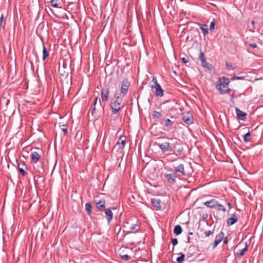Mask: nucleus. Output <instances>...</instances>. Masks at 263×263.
<instances>
[{
    "mask_svg": "<svg viewBox=\"0 0 263 263\" xmlns=\"http://www.w3.org/2000/svg\"><path fill=\"white\" fill-rule=\"evenodd\" d=\"M181 61L184 63L186 64L189 62V59L188 58L183 57L181 58Z\"/></svg>",
    "mask_w": 263,
    "mask_h": 263,
    "instance_id": "79ce46f5",
    "label": "nucleus"
},
{
    "mask_svg": "<svg viewBox=\"0 0 263 263\" xmlns=\"http://www.w3.org/2000/svg\"><path fill=\"white\" fill-rule=\"evenodd\" d=\"M161 124L168 128V129H171L173 127L174 121L167 118H164L163 122H161Z\"/></svg>",
    "mask_w": 263,
    "mask_h": 263,
    "instance_id": "ddd939ff",
    "label": "nucleus"
},
{
    "mask_svg": "<svg viewBox=\"0 0 263 263\" xmlns=\"http://www.w3.org/2000/svg\"><path fill=\"white\" fill-rule=\"evenodd\" d=\"M224 243H228V238L227 237H226L223 240Z\"/></svg>",
    "mask_w": 263,
    "mask_h": 263,
    "instance_id": "09e8293b",
    "label": "nucleus"
},
{
    "mask_svg": "<svg viewBox=\"0 0 263 263\" xmlns=\"http://www.w3.org/2000/svg\"><path fill=\"white\" fill-rule=\"evenodd\" d=\"M246 78L245 76H234L232 77V80H244Z\"/></svg>",
    "mask_w": 263,
    "mask_h": 263,
    "instance_id": "e433bc0d",
    "label": "nucleus"
},
{
    "mask_svg": "<svg viewBox=\"0 0 263 263\" xmlns=\"http://www.w3.org/2000/svg\"><path fill=\"white\" fill-rule=\"evenodd\" d=\"M262 79H263L262 78H260L259 79H255V81H258V80H262Z\"/></svg>",
    "mask_w": 263,
    "mask_h": 263,
    "instance_id": "8fccbe9b",
    "label": "nucleus"
},
{
    "mask_svg": "<svg viewBox=\"0 0 263 263\" xmlns=\"http://www.w3.org/2000/svg\"><path fill=\"white\" fill-rule=\"evenodd\" d=\"M189 234H190V235H192V234H193V233H189Z\"/></svg>",
    "mask_w": 263,
    "mask_h": 263,
    "instance_id": "864d4df0",
    "label": "nucleus"
},
{
    "mask_svg": "<svg viewBox=\"0 0 263 263\" xmlns=\"http://www.w3.org/2000/svg\"><path fill=\"white\" fill-rule=\"evenodd\" d=\"M202 66L204 68L210 70V67L209 64L206 62V60L201 62Z\"/></svg>",
    "mask_w": 263,
    "mask_h": 263,
    "instance_id": "f704fd0d",
    "label": "nucleus"
},
{
    "mask_svg": "<svg viewBox=\"0 0 263 263\" xmlns=\"http://www.w3.org/2000/svg\"><path fill=\"white\" fill-rule=\"evenodd\" d=\"M215 209H216L218 211H223V212H225L226 211V209L223 206V205L218 203V202H217V204H216V206L215 207Z\"/></svg>",
    "mask_w": 263,
    "mask_h": 263,
    "instance_id": "c756f323",
    "label": "nucleus"
},
{
    "mask_svg": "<svg viewBox=\"0 0 263 263\" xmlns=\"http://www.w3.org/2000/svg\"><path fill=\"white\" fill-rule=\"evenodd\" d=\"M3 21H4V15L1 14V17H0V27L3 26Z\"/></svg>",
    "mask_w": 263,
    "mask_h": 263,
    "instance_id": "c03bdc74",
    "label": "nucleus"
},
{
    "mask_svg": "<svg viewBox=\"0 0 263 263\" xmlns=\"http://www.w3.org/2000/svg\"><path fill=\"white\" fill-rule=\"evenodd\" d=\"M156 144L164 153L167 152H172L173 151V145H172L171 143L167 141L161 143H156Z\"/></svg>",
    "mask_w": 263,
    "mask_h": 263,
    "instance_id": "7ed1b4c3",
    "label": "nucleus"
},
{
    "mask_svg": "<svg viewBox=\"0 0 263 263\" xmlns=\"http://www.w3.org/2000/svg\"><path fill=\"white\" fill-rule=\"evenodd\" d=\"M37 152H33L31 154V159L34 163H37L40 159L42 151L40 148H36Z\"/></svg>",
    "mask_w": 263,
    "mask_h": 263,
    "instance_id": "0eeeda50",
    "label": "nucleus"
},
{
    "mask_svg": "<svg viewBox=\"0 0 263 263\" xmlns=\"http://www.w3.org/2000/svg\"><path fill=\"white\" fill-rule=\"evenodd\" d=\"M152 81L154 83V84L151 86V88L153 89H155L156 96L157 97H163L164 95V91L161 88V85L158 83L157 78L153 77Z\"/></svg>",
    "mask_w": 263,
    "mask_h": 263,
    "instance_id": "f03ea898",
    "label": "nucleus"
},
{
    "mask_svg": "<svg viewBox=\"0 0 263 263\" xmlns=\"http://www.w3.org/2000/svg\"><path fill=\"white\" fill-rule=\"evenodd\" d=\"M22 167H21V165L19 164L18 165V168L19 170L20 173L23 176H24L27 174V172L25 171L24 168L23 167H24L25 168H26V167L25 166L24 164H22Z\"/></svg>",
    "mask_w": 263,
    "mask_h": 263,
    "instance_id": "a878e982",
    "label": "nucleus"
},
{
    "mask_svg": "<svg viewBox=\"0 0 263 263\" xmlns=\"http://www.w3.org/2000/svg\"><path fill=\"white\" fill-rule=\"evenodd\" d=\"M121 257L123 260L125 261H127L129 259V256L127 254L121 255Z\"/></svg>",
    "mask_w": 263,
    "mask_h": 263,
    "instance_id": "ea45409f",
    "label": "nucleus"
},
{
    "mask_svg": "<svg viewBox=\"0 0 263 263\" xmlns=\"http://www.w3.org/2000/svg\"><path fill=\"white\" fill-rule=\"evenodd\" d=\"M182 119L183 122L186 124L190 125L193 123V117L192 115L189 113L183 115Z\"/></svg>",
    "mask_w": 263,
    "mask_h": 263,
    "instance_id": "9b49d317",
    "label": "nucleus"
},
{
    "mask_svg": "<svg viewBox=\"0 0 263 263\" xmlns=\"http://www.w3.org/2000/svg\"><path fill=\"white\" fill-rule=\"evenodd\" d=\"M250 136L251 134L250 131L243 136V140L245 142H248L250 141Z\"/></svg>",
    "mask_w": 263,
    "mask_h": 263,
    "instance_id": "473e14b6",
    "label": "nucleus"
},
{
    "mask_svg": "<svg viewBox=\"0 0 263 263\" xmlns=\"http://www.w3.org/2000/svg\"><path fill=\"white\" fill-rule=\"evenodd\" d=\"M96 206L99 211L102 212L105 209V201L104 200H96Z\"/></svg>",
    "mask_w": 263,
    "mask_h": 263,
    "instance_id": "f8f14e48",
    "label": "nucleus"
},
{
    "mask_svg": "<svg viewBox=\"0 0 263 263\" xmlns=\"http://www.w3.org/2000/svg\"><path fill=\"white\" fill-rule=\"evenodd\" d=\"M229 79L222 77L218 80L216 84V88L221 94L229 93L231 91V89L229 87Z\"/></svg>",
    "mask_w": 263,
    "mask_h": 263,
    "instance_id": "f257e3e1",
    "label": "nucleus"
},
{
    "mask_svg": "<svg viewBox=\"0 0 263 263\" xmlns=\"http://www.w3.org/2000/svg\"><path fill=\"white\" fill-rule=\"evenodd\" d=\"M177 144H174L173 145V153L168 155V156H172L173 155H175L176 156H178L180 155L183 151L182 147L179 146L178 147H177Z\"/></svg>",
    "mask_w": 263,
    "mask_h": 263,
    "instance_id": "1a4fd4ad",
    "label": "nucleus"
},
{
    "mask_svg": "<svg viewBox=\"0 0 263 263\" xmlns=\"http://www.w3.org/2000/svg\"><path fill=\"white\" fill-rule=\"evenodd\" d=\"M227 204L229 206H230V207L231 206V204L229 202H228Z\"/></svg>",
    "mask_w": 263,
    "mask_h": 263,
    "instance_id": "3c124183",
    "label": "nucleus"
},
{
    "mask_svg": "<svg viewBox=\"0 0 263 263\" xmlns=\"http://www.w3.org/2000/svg\"><path fill=\"white\" fill-rule=\"evenodd\" d=\"M164 177L170 184H174L176 182V175L175 173L167 174Z\"/></svg>",
    "mask_w": 263,
    "mask_h": 263,
    "instance_id": "6e6552de",
    "label": "nucleus"
},
{
    "mask_svg": "<svg viewBox=\"0 0 263 263\" xmlns=\"http://www.w3.org/2000/svg\"><path fill=\"white\" fill-rule=\"evenodd\" d=\"M152 204L155 208H159L161 206L160 200L157 199H152L151 200Z\"/></svg>",
    "mask_w": 263,
    "mask_h": 263,
    "instance_id": "5701e85b",
    "label": "nucleus"
},
{
    "mask_svg": "<svg viewBox=\"0 0 263 263\" xmlns=\"http://www.w3.org/2000/svg\"><path fill=\"white\" fill-rule=\"evenodd\" d=\"M199 58L201 62L204 61L206 60L204 53L203 52H200L199 55Z\"/></svg>",
    "mask_w": 263,
    "mask_h": 263,
    "instance_id": "4c0bfd02",
    "label": "nucleus"
},
{
    "mask_svg": "<svg viewBox=\"0 0 263 263\" xmlns=\"http://www.w3.org/2000/svg\"><path fill=\"white\" fill-rule=\"evenodd\" d=\"M97 108L103 109V107L101 105V101H100V100H98V99L97 97H96L95 99L94 102H93V107L91 111V114L92 116H93L95 115V114H96Z\"/></svg>",
    "mask_w": 263,
    "mask_h": 263,
    "instance_id": "423d86ee",
    "label": "nucleus"
},
{
    "mask_svg": "<svg viewBox=\"0 0 263 263\" xmlns=\"http://www.w3.org/2000/svg\"><path fill=\"white\" fill-rule=\"evenodd\" d=\"M215 26V20L214 19L213 21L210 23V30L213 31L214 29Z\"/></svg>",
    "mask_w": 263,
    "mask_h": 263,
    "instance_id": "58836bf2",
    "label": "nucleus"
},
{
    "mask_svg": "<svg viewBox=\"0 0 263 263\" xmlns=\"http://www.w3.org/2000/svg\"><path fill=\"white\" fill-rule=\"evenodd\" d=\"M129 229L130 230H136V231H137L139 230V226L137 224H130L129 226Z\"/></svg>",
    "mask_w": 263,
    "mask_h": 263,
    "instance_id": "2f4dec72",
    "label": "nucleus"
},
{
    "mask_svg": "<svg viewBox=\"0 0 263 263\" xmlns=\"http://www.w3.org/2000/svg\"><path fill=\"white\" fill-rule=\"evenodd\" d=\"M172 242L173 244V247L177 245L178 244V240L177 238H173L172 239Z\"/></svg>",
    "mask_w": 263,
    "mask_h": 263,
    "instance_id": "a19ab883",
    "label": "nucleus"
},
{
    "mask_svg": "<svg viewBox=\"0 0 263 263\" xmlns=\"http://www.w3.org/2000/svg\"><path fill=\"white\" fill-rule=\"evenodd\" d=\"M237 220V217L235 215H233L231 218L228 219L227 224L229 226H231L236 222Z\"/></svg>",
    "mask_w": 263,
    "mask_h": 263,
    "instance_id": "aec40b11",
    "label": "nucleus"
},
{
    "mask_svg": "<svg viewBox=\"0 0 263 263\" xmlns=\"http://www.w3.org/2000/svg\"><path fill=\"white\" fill-rule=\"evenodd\" d=\"M61 2V0H50V1L51 6L55 8H58Z\"/></svg>",
    "mask_w": 263,
    "mask_h": 263,
    "instance_id": "b1692460",
    "label": "nucleus"
},
{
    "mask_svg": "<svg viewBox=\"0 0 263 263\" xmlns=\"http://www.w3.org/2000/svg\"><path fill=\"white\" fill-rule=\"evenodd\" d=\"M224 233L220 232L215 237V240L213 246V249H215L217 247L218 245L222 241V238L224 237Z\"/></svg>",
    "mask_w": 263,
    "mask_h": 263,
    "instance_id": "9d476101",
    "label": "nucleus"
},
{
    "mask_svg": "<svg viewBox=\"0 0 263 263\" xmlns=\"http://www.w3.org/2000/svg\"><path fill=\"white\" fill-rule=\"evenodd\" d=\"M182 232V228L180 226L177 225L176 226L174 229V233L177 235H178L180 234Z\"/></svg>",
    "mask_w": 263,
    "mask_h": 263,
    "instance_id": "393cba45",
    "label": "nucleus"
},
{
    "mask_svg": "<svg viewBox=\"0 0 263 263\" xmlns=\"http://www.w3.org/2000/svg\"><path fill=\"white\" fill-rule=\"evenodd\" d=\"M161 114L159 111L154 110L153 112V118L154 119H157L161 117Z\"/></svg>",
    "mask_w": 263,
    "mask_h": 263,
    "instance_id": "7c9ffc66",
    "label": "nucleus"
},
{
    "mask_svg": "<svg viewBox=\"0 0 263 263\" xmlns=\"http://www.w3.org/2000/svg\"><path fill=\"white\" fill-rule=\"evenodd\" d=\"M121 97H123L122 96V95H121V91L120 92V93L116 92L114 95V98H115V99H116V100H121L122 101V99H121Z\"/></svg>",
    "mask_w": 263,
    "mask_h": 263,
    "instance_id": "72a5a7b5",
    "label": "nucleus"
},
{
    "mask_svg": "<svg viewBox=\"0 0 263 263\" xmlns=\"http://www.w3.org/2000/svg\"><path fill=\"white\" fill-rule=\"evenodd\" d=\"M252 24L253 25L254 24V21H252Z\"/></svg>",
    "mask_w": 263,
    "mask_h": 263,
    "instance_id": "603ef678",
    "label": "nucleus"
},
{
    "mask_svg": "<svg viewBox=\"0 0 263 263\" xmlns=\"http://www.w3.org/2000/svg\"><path fill=\"white\" fill-rule=\"evenodd\" d=\"M175 171L176 173H179L182 176H184L186 173L184 171V165L183 164H180L175 168Z\"/></svg>",
    "mask_w": 263,
    "mask_h": 263,
    "instance_id": "f3484780",
    "label": "nucleus"
},
{
    "mask_svg": "<svg viewBox=\"0 0 263 263\" xmlns=\"http://www.w3.org/2000/svg\"><path fill=\"white\" fill-rule=\"evenodd\" d=\"M49 56V52L47 51V48L45 46H43V60L44 61L45 59L48 57Z\"/></svg>",
    "mask_w": 263,
    "mask_h": 263,
    "instance_id": "c85d7f7f",
    "label": "nucleus"
},
{
    "mask_svg": "<svg viewBox=\"0 0 263 263\" xmlns=\"http://www.w3.org/2000/svg\"><path fill=\"white\" fill-rule=\"evenodd\" d=\"M237 117L239 120H245L246 118L247 114L243 112L239 109L236 108L235 109Z\"/></svg>",
    "mask_w": 263,
    "mask_h": 263,
    "instance_id": "4468645a",
    "label": "nucleus"
},
{
    "mask_svg": "<svg viewBox=\"0 0 263 263\" xmlns=\"http://www.w3.org/2000/svg\"><path fill=\"white\" fill-rule=\"evenodd\" d=\"M109 89L108 88L103 89L101 92V99L103 101L108 100Z\"/></svg>",
    "mask_w": 263,
    "mask_h": 263,
    "instance_id": "2eb2a0df",
    "label": "nucleus"
},
{
    "mask_svg": "<svg viewBox=\"0 0 263 263\" xmlns=\"http://www.w3.org/2000/svg\"><path fill=\"white\" fill-rule=\"evenodd\" d=\"M178 255L179 256L176 258V261L178 263H181L184 260L185 258V255L182 253H179L178 254Z\"/></svg>",
    "mask_w": 263,
    "mask_h": 263,
    "instance_id": "bb28decb",
    "label": "nucleus"
},
{
    "mask_svg": "<svg viewBox=\"0 0 263 263\" xmlns=\"http://www.w3.org/2000/svg\"><path fill=\"white\" fill-rule=\"evenodd\" d=\"M217 202L218 201L215 199H211L205 202L204 204L208 208H215Z\"/></svg>",
    "mask_w": 263,
    "mask_h": 263,
    "instance_id": "a211bd4d",
    "label": "nucleus"
},
{
    "mask_svg": "<svg viewBox=\"0 0 263 263\" xmlns=\"http://www.w3.org/2000/svg\"><path fill=\"white\" fill-rule=\"evenodd\" d=\"M247 249H248V246H247V243H246V245H245V247L244 248L241 249V250H239L237 253H236V256L237 257H240L241 256H242L245 253H246V252L247 251Z\"/></svg>",
    "mask_w": 263,
    "mask_h": 263,
    "instance_id": "412c9836",
    "label": "nucleus"
},
{
    "mask_svg": "<svg viewBox=\"0 0 263 263\" xmlns=\"http://www.w3.org/2000/svg\"><path fill=\"white\" fill-rule=\"evenodd\" d=\"M85 210L88 215H90L92 210V206L90 203H86L85 204Z\"/></svg>",
    "mask_w": 263,
    "mask_h": 263,
    "instance_id": "cd10ccee",
    "label": "nucleus"
},
{
    "mask_svg": "<svg viewBox=\"0 0 263 263\" xmlns=\"http://www.w3.org/2000/svg\"><path fill=\"white\" fill-rule=\"evenodd\" d=\"M213 232L211 231H206L204 233L205 236L206 237L209 236L210 235L212 234Z\"/></svg>",
    "mask_w": 263,
    "mask_h": 263,
    "instance_id": "a18cd8bd",
    "label": "nucleus"
},
{
    "mask_svg": "<svg viewBox=\"0 0 263 263\" xmlns=\"http://www.w3.org/2000/svg\"><path fill=\"white\" fill-rule=\"evenodd\" d=\"M103 211L106 216L108 223H109L113 218V213L110 209H105Z\"/></svg>",
    "mask_w": 263,
    "mask_h": 263,
    "instance_id": "dca6fc26",
    "label": "nucleus"
},
{
    "mask_svg": "<svg viewBox=\"0 0 263 263\" xmlns=\"http://www.w3.org/2000/svg\"><path fill=\"white\" fill-rule=\"evenodd\" d=\"M227 68L229 70H232L233 69V67L231 65H229L228 64L227 65Z\"/></svg>",
    "mask_w": 263,
    "mask_h": 263,
    "instance_id": "49530a36",
    "label": "nucleus"
},
{
    "mask_svg": "<svg viewBox=\"0 0 263 263\" xmlns=\"http://www.w3.org/2000/svg\"><path fill=\"white\" fill-rule=\"evenodd\" d=\"M200 28L204 35H205L208 33V28L207 25L201 24L200 25Z\"/></svg>",
    "mask_w": 263,
    "mask_h": 263,
    "instance_id": "4be33fe9",
    "label": "nucleus"
},
{
    "mask_svg": "<svg viewBox=\"0 0 263 263\" xmlns=\"http://www.w3.org/2000/svg\"><path fill=\"white\" fill-rule=\"evenodd\" d=\"M202 66L204 68L210 70V67L209 64L206 62V60L201 62Z\"/></svg>",
    "mask_w": 263,
    "mask_h": 263,
    "instance_id": "c9c22d12",
    "label": "nucleus"
},
{
    "mask_svg": "<svg viewBox=\"0 0 263 263\" xmlns=\"http://www.w3.org/2000/svg\"><path fill=\"white\" fill-rule=\"evenodd\" d=\"M250 46L253 48H256L257 47V45L255 43L250 44Z\"/></svg>",
    "mask_w": 263,
    "mask_h": 263,
    "instance_id": "de8ad7c7",
    "label": "nucleus"
},
{
    "mask_svg": "<svg viewBox=\"0 0 263 263\" xmlns=\"http://www.w3.org/2000/svg\"><path fill=\"white\" fill-rule=\"evenodd\" d=\"M121 100H115L110 106L111 112L115 115L117 114L121 109Z\"/></svg>",
    "mask_w": 263,
    "mask_h": 263,
    "instance_id": "39448f33",
    "label": "nucleus"
},
{
    "mask_svg": "<svg viewBox=\"0 0 263 263\" xmlns=\"http://www.w3.org/2000/svg\"><path fill=\"white\" fill-rule=\"evenodd\" d=\"M126 143V137L124 136H122L120 137L118 141V145H119V147L120 148H123Z\"/></svg>",
    "mask_w": 263,
    "mask_h": 263,
    "instance_id": "6ab92c4d",
    "label": "nucleus"
},
{
    "mask_svg": "<svg viewBox=\"0 0 263 263\" xmlns=\"http://www.w3.org/2000/svg\"><path fill=\"white\" fill-rule=\"evenodd\" d=\"M130 85V84L127 79L124 80L122 81L120 91L121 95H122L123 97L127 95Z\"/></svg>",
    "mask_w": 263,
    "mask_h": 263,
    "instance_id": "20e7f679",
    "label": "nucleus"
},
{
    "mask_svg": "<svg viewBox=\"0 0 263 263\" xmlns=\"http://www.w3.org/2000/svg\"><path fill=\"white\" fill-rule=\"evenodd\" d=\"M61 129L65 133H67V129L66 128V125H65V124H63L62 125V126H61Z\"/></svg>",
    "mask_w": 263,
    "mask_h": 263,
    "instance_id": "37998d69",
    "label": "nucleus"
}]
</instances>
